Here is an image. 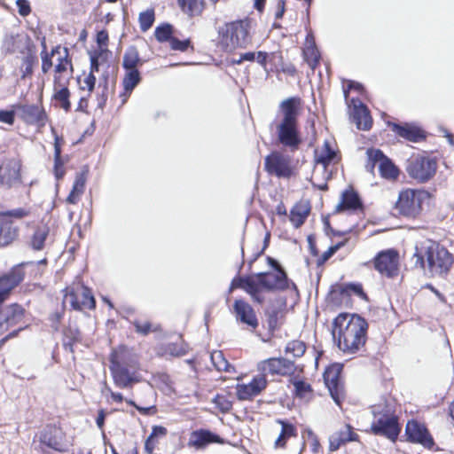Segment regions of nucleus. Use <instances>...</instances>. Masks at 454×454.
<instances>
[{"mask_svg":"<svg viewBox=\"0 0 454 454\" xmlns=\"http://www.w3.org/2000/svg\"><path fill=\"white\" fill-rule=\"evenodd\" d=\"M106 50H100V51H95L94 53L90 54V74H94V72H98L99 69V57L102 52Z\"/></svg>","mask_w":454,"mask_h":454,"instance_id":"59","label":"nucleus"},{"mask_svg":"<svg viewBox=\"0 0 454 454\" xmlns=\"http://www.w3.org/2000/svg\"><path fill=\"white\" fill-rule=\"evenodd\" d=\"M142 78L138 69H133L125 71L124 77L122 79L123 89L125 94L129 97L133 90L140 83Z\"/></svg>","mask_w":454,"mask_h":454,"instance_id":"34","label":"nucleus"},{"mask_svg":"<svg viewBox=\"0 0 454 454\" xmlns=\"http://www.w3.org/2000/svg\"><path fill=\"white\" fill-rule=\"evenodd\" d=\"M10 110H0V122L8 125H13L15 121V116L17 115V110L14 105L11 106Z\"/></svg>","mask_w":454,"mask_h":454,"instance_id":"54","label":"nucleus"},{"mask_svg":"<svg viewBox=\"0 0 454 454\" xmlns=\"http://www.w3.org/2000/svg\"><path fill=\"white\" fill-rule=\"evenodd\" d=\"M59 47H55L51 50L50 54L47 52V51H42V71L43 74L48 73V71L52 67L51 57L54 56L56 53H59Z\"/></svg>","mask_w":454,"mask_h":454,"instance_id":"51","label":"nucleus"},{"mask_svg":"<svg viewBox=\"0 0 454 454\" xmlns=\"http://www.w3.org/2000/svg\"><path fill=\"white\" fill-rule=\"evenodd\" d=\"M373 262L376 270L391 278L397 272L398 253L395 249L383 250L374 257Z\"/></svg>","mask_w":454,"mask_h":454,"instance_id":"16","label":"nucleus"},{"mask_svg":"<svg viewBox=\"0 0 454 454\" xmlns=\"http://www.w3.org/2000/svg\"><path fill=\"white\" fill-rule=\"evenodd\" d=\"M212 402L223 413L229 412L232 408V402L223 395L217 394Z\"/></svg>","mask_w":454,"mask_h":454,"instance_id":"50","label":"nucleus"},{"mask_svg":"<svg viewBox=\"0 0 454 454\" xmlns=\"http://www.w3.org/2000/svg\"><path fill=\"white\" fill-rule=\"evenodd\" d=\"M264 166L268 173L278 177H289L292 175L289 160L278 152L266 156Z\"/></svg>","mask_w":454,"mask_h":454,"instance_id":"20","label":"nucleus"},{"mask_svg":"<svg viewBox=\"0 0 454 454\" xmlns=\"http://www.w3.org/2000/svg\"><path fill=\"white\" fill-rule=\"evenodd\" d=\"M220 441L219 435L212 433L209 430H197L192 432L189 444L196 449H204L210 443L218 442Z\"/></svg>","mask_w":454,"mask_h":454,"instance_id":"30","label":"nucleus"},{"mask_svg":"<svg viewBox=\"0 0 454 454\" xmlns=\"http://www.w3.org/2000/svg\"><path fill=\"white\" fill-rule=\"evenodd\" d=\"M211 360L218 371L229 372L230 364L228 361L223 357L222 351L214 352L211 355Z\"/></svg>","mask_w":454,"mask_h":454,"instance_id":"52","label":"nucleus"},{"mask_svg":"<svg viewBox=\"0 0 454 454\" xmlns=\"http://www.w3.org/2000/svg\"><path fill=\"white\" fill-rule=\"evenodd\" d=\"M379 170L380 176L386 179H395L399 175L398 168L389 158L380 162L379 165Z\"/></svg>","mask_w":454,"mask_h":454,"instance_id":"42","label":"nucleus"},{"mask_svg":"<svg viewBox=\"0 0 454 454\" xmlns=\"http://www.w3.org/2000/svg\"><path fill=\"white\" fill-rule=\"evenodd\" d=\"M64 52H65V55L64 56H60L59 58V59H58L59 62L55 66V72L57 74H61V73L67 71V68L69 67L70 68L69 77H70L73 74V65H72L71 60L68 58V50H67V48H64Z\"/></svg>","mask_w":454,"mask_h":454,"instance_id":"48","label":"nucleus"},{"mask_svg":"<svg viewBox=\"0 0 454 454\" xmlns=\"http://www.w3.org/2000/svg\"><path fill=\"white\" fill-rule=\"evenodd\" d=\"M417 268L426 270L432 277H444L454 263V256L444 247L432 242L427 246L416 247L412 256Z\"/></svg>","mask_w":454,"mask_h":454,"instance_id":"3","label":"nucleus"},{"mask_svg":"<svg viewBox=\"0 0 454 454\" xmlns=\"http://www.w3.org/2000/svg\"><path fill=\"white\" fill-rule=\"evenodd\" d=\"M265 375L254 377L248 384H238L236 387L237 397L240 401L251 400L258 395L267 387Z\"/></svg>","mask_w":454,"mask_h":454,"instance_id":"21","label":"nucleus"},{"mask_svg":"<svg viewBox=\"0 0 454 454\" xmlns=\"http://www.w3.org/2000/svg\"><path fill=\"white\" fill-rule=\"evenodd\" d=\"M162 355L171 356H182L187 353V345L183 341L170 342L161 347Z\"/></svg>","mask_w":454,"mask_h":454,"instance_id":"41","label":"nucleus"},{"mask_svg":"<svg viewBox=\"0 0 454 454\" xmlns=\"http://www.w3.org/2000/svg\"><path fill=\"white\" fill-rule=\"evenodd\" d=\"M102 88L101 93L98 97V107L104 108L107 100V93H108V75L104 76L103 84L99 82L98 89Z\"/></svg>","mask_w":454,"mask_h":454,"instance_id":"53","label":"nucleus"},{"mask_svg":"<svg viewBox=\"0 0 454 454\" xmlns=\"http://www.w3.org/2000/svg\"><path fill=\"white\" fill-rule=\"evenodd\" d=\"M300 105L298 97L283 100L279 106L282 119L276 126L278 141L292 152L296 151L302 142L298 127Z\"/></svg>","mask_w":454,"mask_h":454,"instance_id":"2","label":"nucleus"},{"mask_svg":"<svg viewBox=\"0 0 454 454\" xmlns=\"http://www.w3.org/2000/svg\"><path fill=\"white\" fill-rule=\"evenodd\" d=\"M65 335L67 338L69 339L68 342L64 343L65 348H67V346L72 347L73 342L80 339V332L77 328H69L67 332H65Z\"/></svg>","mask_w":454,"mask_h":454,"instance_id":"61","label":"nucleus"},{"mask_svg":"<svg viewBox=\"0 0 454 454\" xmlns=\"http://www.w3.org/2000/svg\"><path fill=\"white\" fill-rule=\"evenodd\" d=\"M338 157V152L332 148L329 141L325 140L321 151H315L316 162L321 164L325 169Z\"/></svg>","mask_w":454,"mask_h":454,"instance_id":"32","label":"nucleus"},{"mask_svg":"<svg viewBox=\"0 0 454 454\" xmlns=\"http://www.w3.org/2000/svg\"><path fill=\"white\" fill-rule=\"evenodd\" d=\"M109 361V366H122L140 369V363L137 356L128 350L126 348H121L119 351L112 352Z\"/></svg>","mask_w":454,"mask_h":454,"instance_id":"25","label":"nucleus"},{"mask_svg":"<svg viewBox=\"0 0 454 454\" xmlns=\"http://www.w3.org/2000/svg\"><path fill=\"white\" fill-rule=\"evenodd\" d=\"M240 288L245 290L250 295H254L257 292L256 280L253 276H237L231 283L229 293H231L234 289Z\"/></svg>","mask_w":454,"mask_h":454,"instance_id":"31","label":"nucleus"},{"mask_svg":"<svg viewBox=\"0 0 454 454\" xmlns=\"http://www.w3.org/2000/svg\"><path fill=\"white\" fill-rule=\"evenodd\" d=\"M24 55L25 56L22 59V63L20 66L22 78H25L33 74V67L37 62L35 44L31 47V49L27 50Z\"/></svg>","mask_w":454,"mask_h":454,"instance_id":"36","label":"nucleus"},{"mask_svg":"<svg viewBox=\"0 0 454 454\" xmlns=\"http://www.w3.org/2000/svg\"><path fill=\"white\" fill-rule=\"evenodd\" d=\"M33 45L34 43L27 35L6 34L2 42L1 51L5 55L14 53L25 54Z\"/></svg>","mask_w":454,"mask_h":454,"instance_id":"12","label":"nucleus"},{"mask_svg":"<svg viewBox=\"0 0 454 454\" xmlns=\"http://www.w3.org/2000/svg\"><path fill=\"white\" fill-rule=\"evenodd\" d=\"M1 214H4L7 217L11 219V217H15L18 219L24 218L28 216L31 214L30 209L25 207H19L12 210H9L6 212H0Z\"/></svg>","mask_w":454,"mask_h":454,"instance_id":"58","label":"nucleus"},{"mask_svg":"<svg viewBox=\"0 0 454 454\" xmlns=\"http://www.w3.org/2000/svg\"><path fill=\"white\" fill-rule=\"evenodd\" d=\"M342 365L339 364L327 367L324 372V380L334 403L340 406L344 398V387L340 382Z\"/></svg>","mask_w":454,"mask_h":454,"instance_id":"8","label":"nucleus"},{"mask_svg":"<svg viewBox=\"0 0 454 454\" xmlns=\"http://www.w3.org/2000/svg\"><path fill=\"white\" fill-rule=\"evenodd\" d=\"M18 235V228L12 219L0 213V247L10 244Z\"/></svg>","mask_w":454,"mask_h":454,"instance_id":"29","label":"nucleus"},{"mask_svg":"<svg viewBox=\"0 0 454 454\" xmlns=\"http://www.w3.org/2000/svg\"><path fill=\"white\" fill-rule=\"evenodd\" d=\"M88 173L89 168L87 167H84L81 172L76 173L74 182L72 187V190H74V192H78L82 194L83 193Z\"/></svg>","mask_w":454,"mask_h":454,"instance_id":"49","label":"nucleus"},{"mask_svg":"<svg viewBox=\"0 0 454 454\" xmlns=\"http://www.w3.org/2000/svg\"><path fill=\"white\" fill-rule=\"evenodd\" d=\"M391 127L394 132L408 141L417 143L425 138L423 130L414 124L391 123Z\"/></svg>","mask_w":454,"mask_h":454,"instance_id":"26","label":"nucleus"},{"mask_svg":"<svg viewBox=\"0 0 454 454\" xmlns=\"http://www.w3.org/2000/svg\"><path fill=\"white\" fill-rule=\"evenodd\" d=\"M353 111L351 114L352 121L356 128L362 130H369L372 126V118L368 107L359 99L351 98Z\"/></svg>","mask_w":454,"mask_h":454,"instance_id":"22","label":"nucleus"},{"mask_svg":"<svg viewBox=\"0 0 454 454\" xmlns=\"http://www.w3.org/2000/svg\"><path fill=\"white\" fill-rule=\"evenodd\" d=\"M425 193L422 191L407 189L399 193L395 208L402 215L416 217L421 210Z\"/></svg>","mask_w":454,"mask_h":454,"instance_id":"7","label":"nucleus"},{"mask_svg":"<svg viewBox=\"0 0 454 454\" xmlns=\"http://www.w3.org/2000/svg\"><path fill=\"white\" fill-rule=\"evenodd\" d=\"M296 395L302 397L306 393L311 390L310 385L303 380H297L294 383Z\"/></svg>","mask_w":454,"mask_h":454,"instance_id":"62","label":"nucleus"},{"mask_svg":"<svg viewBox=\"0 0 454 454\" xmlns=\"http://www.w3.org/2000/svg\"><path fill=\"white\" fill-rule=\"evenodd\" d=\"M342 442L346 444L349 442H356L358 440V434L353 432V427L346 424L342 428L335 433Z\"/></svg>","mask_w":454,"mask_h":454,"instance_id":"47","label":"nucleus"},{"mask_svg":"<svg viewBox=\"0 0 454 454\" xmlns=\"http://www.w3.org/2000/svg\"><path fill=\"white\" fill-rule=\"evenodd\" d=\"M368 160L373 163L380 164L381 161L387 159L380 149L370 148L366 151Z\"/></svg>","mask_w":454,"mask_h":454,"instance_id":"55","label":"nucleus"},{"mask_svg":"<svg viewBox=\"0 0 454 454\" xmlns=\"http://www.w3.org/2000/svg\"><path fill=\"white\" fill-rule=\"evenodd\" d=\"M65 175V170L63 168V161L61 158H59L58 160L54 158V176L57 180L63 178Z\"/></svg>","mask_w":454,"mask_h":454,"instance_id":"63","label":"nucleus"},{"mask_svg":"<svg viewBox=\"0 0 454 454\" xmlns=\"http://www.w3.org/2000/svg\"><path fill=\"white\" fill-rule=\"evenodd\" d=\"M265 315L268 330L270 333L276 332L281 325L280 317H282V311L279 309L273 307L268 309Z\"/></svg>","mask_w":454,"mask_h":454,"instance_id":"40","label":"nucleus"},{"mask_svg":"<svg viewBox=\"0 0 454 454\" xmlns=\"http://www.w3.org/2000/svg\"><path fill=\"white\" fill-rule=\"evenodd\" d=\"M50 233L49 226L45 224L38 225L30 239L29 246L35 251H41L43 249L46 239Z\"/></svg>","mask_w":454,"mask_h":454,"instance_id":"33","label":"nucleus"},{"mask_svg":"<svg viewBox=\"0 0 454 454\" xmlns=\"http://www.w3.org/2000/svg\"><path fill=\"white\" fill-rule=\"evenodd\" d=\"M21 163L18 159H10L0 164V187H16L21 184Z\"/></svg>","mask_w":454,"mask_h":454,"instance_id":"11","label":"nucleus"},{"mask_svg":"<svg viewBox=\"0 0 454 454\" xmlns=\"http://www.w3.org/2000/svg\"><path fill=\"white\" fill-rule=\"evenodd\" d=\"M17 116L27 125L45 126L47 115L44 109L35 104H14Z\"/></svg>","mask_w":454,"mask_h":454,"instance_id":"9","label":"nucleus"},{"mask_svg":"<svg viewBox=\"0 0 454 454\" xmlns=\"http://www.w3.org/2000/svg\"><path fill=\"white\" fill-rule=\"evenodd\" d=\"M249 20H239L226 23L218 30L221 43L227 51L247 47L250 41Z\"/></svg>","mask_w":454,"mask_h":454,"instance_id":"5","label":"nucleus"},{"mask_svg":"<svg viewBox=\"0 0 454 454\" xmlns=\"http://www.w3.org/2000/svg\"><path fill=\"white\" fill-rule=\"evenodd\" d=\"M368 323L358 314L340 313L333 321V342L344 354L360 351L367 340Z\"/></svg>","mask_w":454,"mask_h":454,"instance_id":"1","label":"nucleus"},{"mask_svg":"<svg viewBox=\"0 0 454 454\" xmlns=\"http://www.w3.org/2000/svg\"><path fill=\"white\" fill-rule=\"evenodd\" d=\"M66 298L69 299L71 307L75 310L93 309L96 307L92 292L85 286H82L77 291H71Z\"/></svg>","mask_w":454,"mask_h":454,"instance_id":"19","label":"nucleus"},{"mask_svg":"<svg viewBox=\"0 0 454 454\" xmlns=\"http://www.w3.org/2000/svg\"><path fill=\"white\" fill-rule=\"evenodd\" d=\"M344 445L341 439L336 434H333L329 438V449L331 451L338 450L340 446Z\"/></svg>","mask_w":454,"mask_h":454,"instance_id":"64","label":"nucleus"},{"mask_svg":"<svg viewBox=\"0 0 454 454\" xmlns=\"http://www.w3.org/2000/svg\"><path fill=\"white\" fill-rule=\"evenodd\" d=\"M154 35L158 42L165 43L172 40L173 36V26L169 23H163L156 27L154 30Z\"/></svg>","mask_w":454,"mask_h":454,"instance_id":"43","label":"nucleus"},{"mask_svg":"<svg viewBox=\"0 0 454 454\" xmlns=\"http://www.w3.org/2000/svg\"><path fill=\"white\" fill-rule=\"evenodd\" d=\"M109 370L115 386L119 388H131L142 380L138 368L109 366Z\"/></svg>","mask_w":454,"mask_h":454,"instance_id":"14","label":"nucleus"},{"mask_svg":"<svg viewBox=\"0 0 454 454\" xmlns=\"http://www.w3.org/2000/svg\"><path fill=\"white\" fill-rule=\"evenodd\" d=\"M170 48L174 51H186L188 48L191 46V40L190 39H184V40H179L176 37H173L170 41Z\"/></svg>","mask_w":454,"mask_h":454,"instance_id":"57","label":"nucleus"},{"mask_svg":"<svg viewBox=\"0 0 454 454\" xmlns=\"http://www.w3.org/2000/svg\"><path fill=\"white\" fill-rule=\"evenodd\" d=\"M339 292L341 295H349L355 294L362 299H366V294L363 290V286L359 283H347L340 286Z\"/></svg>","mask_w":454,"mask_h":454,"instance_id":"44","label":"nucleus"},{"mask_svg":"<svg viewBox=\"0 0 454 454\" xmlns=\"http://www.w3.org/2000/svg\"><path fill=\"white\" fill-rule=\"evenodd\" d=\"M259 286L267 291L286 290L288 278L285 270L258 272L254 275Z\"/></svg>","mask_w":454,"mask_h":454,"instance_id":"10","label":"nucleus"},{"mask_svg":"<svg viewBox=\"0 0 454 454\" xmlns=\"http://www.w3.org/2000/svg\"><path fill=\"white\" fill-rule=\"evenodd\" d=\"M142 63L139 53L136 47H129L125 51L122 58V67L125 71L137 69V66Z\"/></svg>","mask_w":454,"mask_h":454,"instance_id":"37","label":"nucleus"},{"mask_svg":"<svg viewBox=\"0 0 454 454\" xmlns=\"http://www.w3.org/2000/svg\"><path fill=\"white\" fill-rule=\"evenodd\" d=\"M182 11L190 16L199 15L204 10V0H177Z\"/></svg>","mask_w":454,"mask_h":454,"instance_id":"38","label":"nucleus"},{"mask_svg":"<svg viewBox=\"0 0 454 454\" xmlns=\"http://www.w3.org/2000/svg\"><path fill=\"white\" fill-rule=\"evenodd\" d=\"M24 264L14 266L8 273L0 277V305L8 297L10 292L23 280L25 273L22 266Z\"/></svg>","mask_w":454,"mask_h":454,"instance_id":"17","label":"nucleus"},{"mask_svg":"<svg viewBox=\"0 0 454 454\" xmlns=\"http://www.w3.org/2000/svg\"><path fill=\"white\" fill-rule=\"evenodd\" d=\"M405 169L411 178L420 184H425L435 175L437 162L430 157L418 155L407 160Z\"/></svg>","mask_w":454,"mask_h":454,"instance_id":"6","label":"nucleus"},{"mask_svg":"<svg viewBox=\"0 0 454 454\" xmlns=\"http://www.w3.org/2000/svg\"><path fill=\"white\" fill-rule=\"evenodd\" d=\"M372 413L374 416L371 426L372 432L375 435L385 436L395 442L401 432V427L391 407L387 403L375 404L372 407Z\"/></svg>","mask_w":454,"mask_h":454,"instance_id":"4","label":"nucleus"},{"mask_svg":"<svg viewBox=\"0 0 454 454\" xmlns=\"http://www.w3.org/2000/svg\"><path fill=\"white\" fill-rule=\"evenodd\" d=\"M278 422L281 424L282 428L280 434L278 435V439L275 442V446L279 448L284 447L286 445V442L288 438H290L293 435H295L296 430L294 425L287 421L279 419L278 420Z\"/></svg>","mask_w":454,"mask_h":454,"instance_id":"39","label":"nucleus"},{"mask_svg":"<svg viewBox=\"0 0 454 454\" xmlns=\"http://www.w3.org/2000/svg\"><path fill=\"white\" fill-rule=\"evenodd\" d=\"M294 361L284 357H271L259 363L258 370L263 373L269 372L272 375L282 376L291 375L295 372Z\"/></svg>","mask_w":454,"mask_h":454,"instance_id":"13","label":"nucleus"},{"mask_svg":"<svg viewBox=\"0 0 454 454\" xmlns=\"http://www.w3.org/2000/svg\"><path fill=\"white\" fill-rule=\"evenodd\" d=\"M154 19V11L153 9L140 12L138 18L140 29L143 32L147 31L153 26Z\"/></svg>","mask_w":454,"mask_h":454,"instance_id":"45","label":"nucleus"},{"mask_svg":"<svg viewBox=\"0 0 454 454\" xmlns=\"http://www.w3.org/2000/svg\"><path fill=\"white\" fill-rule=\"evenodd\" d=\"M310 212V208L305 205H295L290 211V222L295 228L301 227Z\"/></svg>","mask_w":454,"mask_h":454,"instance_id":"35","label":"nucleus"},{"mask_svg":"<svg viewBox=\"0 0 454 454\" xmlns=\"http://www.w3.org/2000/svg\"><path fill=\"white\" fill-rule=\"evenodd\" d=\"M69 77H63L61 74H56L54 76V94L53 99L59 103L61 108L66 112H68L71 108V103L69 100L70 91L67 88Z\"/></svg>","mask_w":454,"mask_h":454,"instance_id":"24","label":"nucleus"},{"mask_svg":"<svg viewBox=\"0 0 454 454\" xmlns=\"http://www.w3.org/2000/svg\"><path fill=\"white\" fill-rule=\"evenodd\" d=\"M405 435L407 440L413 443H419L427 449H432L434 442L427 428L419 422L411 419L405 427Z\"/></svg>","mask_w":454,"mask_h":454,"instance_id":"15","label":"nucleus"},{"mask_svg":"<svg viewBox=\"0 0 454 454\" xmlns=\"http://www.w3.org/2000/svg\"><path fill=\"white\" fill-rule=\"evenodd\" d=\"M306 351V345L301 340H292L287 343L285 348L286 353H291L294 357H301Z\"/></svg>","mask_w":454,"mask_h":454,"instance_id":"46","label":"nucleus"},{"mask_svg":"<svg viewBox=\"0 0 454 454\" xmlns=\"http://www.w3.org/2000/svg\"><path fill=\"white\" fill-rule=\"evenodd\" d=\"M40 442L56 451L61 452L65 450V446L60 437V432L55 427H47L42 431Z\"/></svg>","mask_w":454,"mask_h":454,"instance_id":"27","label":"nucleus"},{"mask_svg":"<svg viewBox=\"0 0 454 454\" xmlns=\"http://www.w3.org/2000/svg\"><path fill=\"white\" fill-rule=\"evenodd\" d=\"M132 324L135 326L136 332L142 335H147L150 332L157 330L156 328H152V325L149 321L141 322L139 320H134Z\"/></svg>","mask_w":454,"mask_h":454,"instance_id":"56","label":"nucleus"},{"mask_svg":"<svg viewBox=\"0 0 454 454\" xmlns=\"http://www.w3.org/2000/svg\"><path fill=\"white\" fill-rule=\"evenodd\" d=\"M16 4L20 16L26 17L31 12L30 4L27 0H16Z\"/></svg>","mask_w":454,"mask_h":454,"instance_id":"60","label":"nucleus"},{"mask_svg":"<svg viewBox=\"0 0 454 454\" xmlns=\"http://www.w3.org/2000/svg\"><path fill=\"white\" fill-rule=\"evenodd\" d=\"M363 207V202L359 194L350 189L345 190L341 194V200L336 206L335 212L339 213L345 210L356 211Z\"/></svg>","mask_w":454,"mask_h":454,"instance_id":"28","label":"nucleus"},{"mask_svg":"<svg viewBox=\"0 0 454 454\" xmlns=\"http://www.w3.org/2000/svg\"><path fill=\"white\" fill-rule=\"evenodd\" d=\"M233 313L237 322L246 325L252 331L258 325V318L253 307L242 299H237L233 304Z\"/></svg>","mask_w":454,"mask_h":454,"instance_id":"18","label":"nucleus"},{"mask_svg":"<svg viewBox=\"0 0 454 454\" xmlns=\"http://www.w3.org/2000/svg\"><path fill=\"white\" fill-rule=\"evenodd\" d=\"M25 315L22 306L12 303L7 306L2 312L3 320L0 321V334L4 333L10 327L20 324Z\"/></svg>","mask_w":454,"mask_h":454,"instance_id":"23","label":"nucleus"}]
</instances>
